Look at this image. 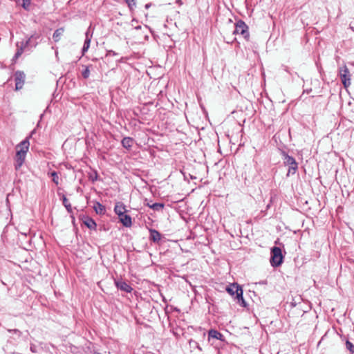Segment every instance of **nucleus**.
Returning <instances> with one entry per match:
<instances>
[{
	"label": "nucleus",
	"instance_id": "obj_30",
	"mask_svg": "<svg viewBox=\"0 0 354 354\" xmlns=\"http://www.w3.org/2000/svg\"><path fill=\"white\" fill-rule=\"evenodd\" d=\"M145 7H146V8H148L149 7V4H146Z\"/></svg>",
	"mask_w": 354,
	"mask_h": 354
},
{
	"label": "nucleus",
	"instance_id": "obj_12",
	"mask_svg": "<svg viewBox=\"0 0 354 354\" xmlns=\"http://www.w3.org/2000/svg\"><path fill=\"white\" fill-rule=\"evenodd\" d=\"M92 38V34L90 33L89 30H88L85 33V39L84 42V45L82 49V54L84 55L86 52L88 50L90 47L91 40Z\"/></svg>",
	"mask_w": 354,
	"mask_h": 354
},
{
	"label": "nucleus",
	"instance_id": "obj_6",
	"mask_svg": "<svg viewBox=\"0 0 354 354\" xmlns=\"http://www.w3.org/2000/svg\"><path fill=\"white\" fill-rule=\"evenodd\" d=\"M234 35H241L247 41L249 40L250 33L248 31V26L242 21L239 20L235 24V29L233 31Z\"/></svg>",
	"mask_w": 354,
	"mask_h": 354
},
{
	"label": "nucleus",
	"instance_id": "obj_31",
	"mask_svg": "<svg viewBox=\"0 0 354 354\" xmlns=\"http://www.w3.org/2000/svg\"><path fill=\"white\" fill-rule=\"evenodd\" d=\"M312 89H310V90H307L306 92L308 93L310 91H311Z\"/></svg>",
	"mask_w": 354,
	"mask_h": 354
},
{
	"label": "nucleus",
	"instance_id": "obj_19",
	"mask_svg": "<svg viewBox=\"0 0 354 354\" xmlns=\"http://www.w3.org/2000/svg\"><path fill=\"white\" fill-rule=\"evenodd\" d=\"M64 30L63 28H60L55 30V31L54 32V33L53 35V38L55 42H57L60 39V37L64 33Z\"/></svg>",
	"mask_w": 354,
	"mask_h": 354
},
{
	"label": "nucleus",
	"instance_id": "obj_28",
	"mask_svg": "<svg viewBox=\"0 0 354 354\" xmlns=\"http://www.w3.org/2000/svg\"><path fill=\"white\" fill-rule=\"evenodd\" d=\"M349 28L353 30L354 31V21H351L350 25H349Z\"/></svg>",
	"mask_w": 354,
	"mask_h": 354
},
{
	"label": "nucleus",
	"instance_id": "obj_2",
	"mask_svg": "<svg viewBox=\"0 0 354 354\" xmlns=\"http://www.w3.org/2000/svg\"><path fill=\"white\" fill-rule=\"evenodd\" d=\"M226 291L232 296L236 295L235 299L237 302L242 306H246V303L243 296V289L237 283H231L225 288Z\"/></svg>",
	"mask_w": 354,
	"mask_h": 354
},
{
	"label": "nucleus",
	"instance_id": "obj_25",
	"mask_svg": "<svg viewBox=\"0 0 354 354\" xmlns=\"http://www.w3.org/2000/svg\"><path fill=\"white\" fill-rule=\"evenodd\" d=\"M346 347L351 353H354V345L350 341L346 342Z\"/></svg>",
	"mask_w": 354,
	"mask_h": 354
},
{
	"label": "nucleus",
	"instance_id": "obj_26",
	"mask_svg": "<svg viewBox=\"0 0 354 354\" xmlns=\"http://www.w3.org/2000/svg\"><path fill=\"white\" fill-rule=\"evenodd\" d=\"M124 1L127 3L129 9L131 10H133L134 9V8L136 7L135 0H124Z\"/></svg>",
	"mask_w": 354,
	"mask_h": 354
},
{
	"label": "nucleus",
	"instance_id": "obj_14",
	"mask_svg": "<svg viewBox=\"0 0 354 354\" xmlns=\"http://www.w3.org/2000/svg\"><path fill=\"white\" fill-rule=\"evenodd\" d=\"M149 239L153 243H158L161 239L160 233L155 229H149Z\"/></svg>",
	"mask_w": 354,
	"mask_h": 354
},
{
	"label": "nucleus",
	"instance_id": "obj_18",
	"mask_svg": "<svg viewBox=\"0 0 354 354\" xmlns=\"http://www.w3.org/2000/svg\"><path fill=\"white\" fill-rule=\"evenodd\" d=\"M93 208L97 214H104L105 212V207L98 202L94 205Z\"/></svg>",
	"mask_w": 354,
	"mask_h": 354
},
{
	"label": "nucleus",
	"instance_id": "obj_10",
	"mask_svg": "<svg viewBox=\"0 0 354 354\" xmlns=\"http://www.w3.org/2000/svg\"><path fill=\"white\" fill-rule=\"evenodd\" d=\"M39 38V35H31L28 39L25 42L22 43V44L24 46V48H35L38 44V39Z\"/></svg>",
	"mask_w": 354,
	"mask_h": 354
},
{
	"label": "nucleus",
	"instance_id": "obj_22",
	"mask_svg": "<svg viewBox=\"0 0 354 354\" xmlns=\"http://www.w3.org/2000/svg\"><path fill=\"white\" fill-rule=\"evenodd\" d=\"M50 176H52V180L54 183L56 185H58L59 183V178L58 176V174L56 171H53L50 173Z\"/></svg>",
	"mask_w": 354,
	"mask_h": 354
},
{
	"label": "nucleus",
	"instance_id": "obj_11",
	"mask_svg": "<svg viewBox=\"0 0 354 354\" xmlns=\"http://www.w3.org/2000/svg\"><path fill=\"white\" fill-rule=\"evenodd\" d=\"M212 339H216L221 342L225 341L224 335L215 329H210L208 331V341L210 342Z\"/></svg>",
	"mask_w": 354,
	"mask_h": 354
},
{
	"label": "nucleus",
	"instance_id": "obj_1",
	"mask_svg": "<svg viewBox=\"0 0 354 354\" xmlns=\"http://www.w3.org/2000/svg\"><path fill=\"white\" fill-rule=\"evenodd\" d=\"M114 212L118 215V218L115 220H118V222L121 223L126 227L131 226V217L127 214L126 205L122 202L115 203Z\"/></svg>",
	"mask_w": 354,
	"mask_h": 354
},
{
	"label": "nucleus",
	"instance_id": "obj_29",
	"mask_svg": "<svg viewBox=\"0 0 354 354\" xmlns=\"http://www.w3.org/2000/svg\"><path fill=\"white\" fill-rule=\"evenodd\" d=\"M285 71L288 73H290L289 70H288V68L287 66L285 67Z\"/></svg>",
	"mask_w": 354,
	"mask_h": 354
},
{
	"label": "nucleus",
	"instance_id": "obj_3",
	"mask_svg": "<svg viewBox=\"0 0 354 354\" xmlns=\"http://www.w3.org/2000/svg\"><path fill=\"white\" fill-rule=\"evenodd\" d=\"M283 156L284 165L288 166L287 176H288L290 175L295 174L298 169V165L295 159L292 156H289L284 151L283 152Z\"/></svg>",
	"mask_w": 354,
	"mask_h": 354
},
{
	"label": "nucleus",
	"instance_id": "obj_15",
	"mask_svg": "<svg viewBox=\"0 0 354 354\" xmlns=\"http://www.w3.org/2000/svg\"><path fill=\"white\" fill-rule=\"evenodd\" d=\"M83 223L89 229H95L96 223L94 220L88 216H83L82 218Z\"/></svg>",
	"mask_w": 354,
	"mask_h": 354
},
{
	"label": "nucleus",
	"instance_id": "obj_16",
	"mask_svg": "<svg viewBox=\"0 0 354 354\" xmlns=\"http://www.w3.org/2000/svg\"><path fill=\"white\" fill-rule=\"evenodd\" d=\"M121 143L124 148L127 149H130L133 145V140L131 138L126 137L122 139Z\"/></svg>",
	"mask_w": 354,
	"mask_h": 354
},
{
	"label": "nucleus",
	"instance_id": "obj_8",
	"mask_svg": "<svg viewBox=\"0 0 354 354\" xmlns=\"http://www.w3.org/2000/svg\"><path fill=\"white\" fill-rule=\"evenodd\" d=\"M114 283L118 290L123 291L124 292H131L133 288L126 281L122 280H114Z\"/></svg>",
	"mask_w": 354,
	"mask_h": 354
},
{
	"label": "nucleus",
	"instance_id": "obj_13",
	"mask_svg": "<svg viewBox=\"0 0 354 354\" xmlns=\"http://www.w3.org/2000/svg\"><path fill=\"white\" fill-rule=\"evenodd\" d=\"M30 146L29 138H26L21 141L19 145H17V150L19 151H24V153H27Z\"/></svg>",
	"mask_w": 354,
	"mask_h": 354
},
{
	"label": "nucleus",
	"instance_id": "obj_7",
	"mask_svg": "<svg viewBox=\"0 0 354 354\" xmlns=\"http://www.w3.org/2000/svg\"><path fill=\"white\" fill-rule=\"evenodd\" d=\"M26 75L21 71H17L15 73V90L21 89L25 83Z\"/></svg>",
	"mask_w": 354,
	"mask_h": 354
},
{
	"label": "nucleus",
	"instance_id": "obj_5",
	"mask_svg": "<svg viewBox=\"0 0 354 354\" xmlns=\"http://www.w3.org/2000/svg\"><path fill=\"white\" fill-rule=\"evenodd\" d=\"M283 257L280 248L273 247L271 249L270 263L273 267L279 266L283 262Z\"/></svg>",
	"mask_w": 354,
	"mask_h": 354
},
{
	"label": "nucleus",
	"instance_id": "obj_9",
	"mask_svg": "<svg viewBox=\"0 0 354 354\" xmlns=\"http://www.w3.org/2000/svg\"><path fill=\"white\" fill-rule=\"evenodd\" d=\"M26 153H24V151H19L17 150L16 156H15V169H19L24 162L26 158Z\"/></svg>",
	"mask_w": 354,
	"mask_h": 354
},
{
	"label": "nucleus",
	"instance_id": "obj_20",
	"mask_svg": "<svg viewBox=\"0 0 354 354\" xmlns=\"http://www.w3.org/2000/svg\"><path fill=\"white\" fill-rule=\"evenodd\" d=\"M83 70L82 71V76L84 79H88L90 75V68L92 67V65L89 66H82Z\"/></svg>",
	"mask_w": 354,
	"mask_h": 354
},
{
	"label": "nucleus",
	"instance_id": "obj_27",
	"mask_svg": "<svg viewBox=\"0 0 354 354\" xmlns=\"http://www.w3.org/2000/svg\"><path fill=\"white\" fill-rule=\"evenodd\" d=\"M9 332H13L15 334L20 335L21 334V331L18 329L8 330Z\"/></svg>",
	"mask_w": 354,
	"mask_h": 354
},
{
	"label": "nucleus",
	"instance_id": "obj_24",
	"mask_svg": "<svg viewBox=\"0 0 354 354\" xmlns=\"http://www.w3.org/2000/svg\"><path fill=\"white\" fill-rule=\"evenodd\" d=\"M30 4H31V1L30 0H22L21 6L25 10H30Z\"/></svg>",
	"mask_w": 354,
	"mask_h": 354
},
{
	"label": "nucleus",
	"instance_id": "obj_23",
	"mask_svg": "<svg viewBox=\"0 0 354 354\" xmlns=\"http://www.w3.org/2000/svg\"><path fill=\"white\" fill-rule=\"evenodd\" d=\"M26 48H24V46L22 44L21 46L17 49L16 53L15 54L14 59H18L23 53L24 50Z\"/></svg>",
	"mask_w": 354,
	"mask_h": 354
},
{
	"label": "nucleus",
	"instance_id": "obj_17",
	"mask_svg": "<svg viewBox=\"0 0 354 354\" xmlns=\"http://www.w3.org/2000/svg\"><path fill=\"white\" fill-rule=\"evenodd\" d=\"M62 199L63 205L66 207L67 212L71 214L73 212V208L67 198L64 195H62Z\"/></svg>",
	"mask_w": 354,
	"mask_h": 354
},
{
	"label": "nucleus",
	"instance_id": "obj_4",
	"mask_svg": "<svg viewBox=\"0 0 354 354\" xmlns=\"http://www.w3.org/2000/svg\"><path fill=\"white\" fill-rule=\"evenodd\" d=\"M338 75L339 76L341 82L344 85V88H347L351 86V75L346 65H344L339 68Z\"/></svg>",
	"mask_w": 354,
	"mask_h": 354
},
{
	"label": "nucleus",
	"instance_id": "obj_21",
	"mask_svg": "<svg viewBox=\"0 0 354 354\" xmlns=\"http://www.w3.org/2000/svg\"><path fill=\"white\" fill-rule=\"evenodd\" d=\"M148 207L154 211H160L164 208L165 205L160 203H155L153 204H147Z\"/></svg>",
	"mask_w": 354,
	"mask_h": 354
}]
</instances>
